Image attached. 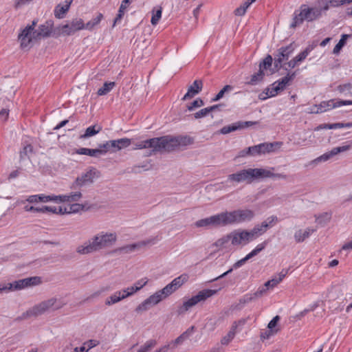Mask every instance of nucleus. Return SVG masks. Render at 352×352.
I'll return each instance as SVG.
<instances>
[{"label":"nucleus","mask_w":352,"mask_h":352,"mask_svg":"<svg viewBox=\"0 0 352 352\" xmlns=\"http://www.w3.org/2000/svg\"><path fill=\"white\" fill-rule=\"evenodd\" d=\"M117 240L116 232H100L83 244L78 245L76 252L88 254L111 246Z\"/></svg>","instance_id":"obj_1"},{"label":"nucleus","mask_w":352,"mask_h":352,"mask_svg":"<svg viewBox=\"0 0 352 352\" xmlns=\"http://www.w3.org/2000/svg\"><path fill=\"white\" fill-rule=\"evenodd\" d=\"M65 305L60 297H52L43 300L33 307L29 308L18 317V320H27L31 318H36L47 312L58 310Z\"/></svg>","instance_id":"obj_2"},{"label":"nucleus","mask_w":352,"mask_h":352,"mask_svg":"<svg viewBox=\"0 0 352 352\" xmlns=\"http://www.w3.org/2000/svg\"><path fill=\"white\" fill-rule=\"evenodd\" d=\"M267 172L262 168H248L241 170L235 173L229 175L228 181L235 184L245 182L251 184L255 180L261 179V177L267 176Z\"/></svg>","instance_id":"obj_3"},{"label":"nucleus","mask_w":352,"mask_h":352,"mask_svg":"<svg viewBox=\"0 0 352 352\" xmlns=\"http://www.w3.org/2000/svg\"><path fill=\"white\" fill-rule=\"evenodd\" d=\"M225 225L241 224L244 222L251 221L255 217V212L251 209L243 208L232 211L223 212Z\"/></svg>","instance_id":"obj_4"},{"label":"nucleus","mask_w":352,"mask_h":352,"mask_svg":"<svg viewBox=\"0 0 352 352\" xmlns=\"http://www.w3.org/2000/svg\"><path fill=\"white\" fill-rule=\"evenodd\" d=\"M162 151H170L176 148L186 146L194 143L193 138L189 135L170 136L166 135L161 137Z\"/></svg>","instance_id":"obj_5"},{"label":"nucleus","mask_w":352,"mask_h":352,"mask_svg":"<svg viewBox=\"0 0 352 352\" xmlns=\"http://www.w3.org/2000/svg\"><path fill=\"white\" fill-rule=\"evenodd\" d=\"M85 29V23L81 19H74L64 25H59L54 28L53 37L58 38L60 36H70L77 31Z\"/></svg>","instance_id":"obj_6"},{"label":"nucleus","mask_w":352,"mask_h":352,"mask_svg":"<svg viewBox=\"0 0 352 352\" xmlns=\"http://www.w3.org/2000/svg\"><path fill=\"white\" fill-rule=\"evenodd\" d=\"M169 296V294L166 292L164 287L162 289L157 290L138 305L135 308V312L142 313L146 311L151 307L157 305Z\"/></svg>","instance_id":"obj_7"},{"label":"nucleus","mask_w":352,"mask_h":352,"mask_svg":"<svg viewBox=\"0 0 352 352\" xmlns=\"http://www.w3.org/2000/svg\"><path fill=\"white\" fill-rule=\"evenodd\" d=\"M36 25V22L34 21H32L31 25H27L19 34L18 39L22 49H30L32 46V43L38 39L36 34V30H35Z\"/></svg>","instance_id":"obj_8"},{"label":"nucleus","mask_w":352,"mask_h":352,"mask_svg":"<svg viewBox=\"0 0 352 352\" xmlns=\"http://www.w3.org/2000/svg\"><path fill=\"white\" fill-rule=\"evenodd\" d=\"M267 245L266 242H263L261 243L258 244L256 248L252 250L249 254H248L244 258H241V260L236 261L232 266V268L226 271V272L223 273L220 276L213 278L212 280H210V282H213L217 280H219L220 278H222L231 273L232 270L234 269H238L243 266L248 260L253 258L254 256H256L259 252H261L263 250L265 249V246Z\"/></svg>","instance_id":"obj_9"},{"label":"nucleus","mask_w":352,"mask_h":352,"mask_svg":"<svg viewBox=\"0 0 352 352\" xmlns=\"http://www.w3.org/2000/svg\"><path fill=\"white\" fill-rule=\"evenodd\" d=\"M321 14L320 9L316 7L308 8L306 6H302L300 9V14L294 19V22L292 26H296L302 23L303 21H312L320 17Z\"/></svg>","instance_id":"obj_10"},{"label":"nucleus","mask_w":352,"mask_h":352,"mask_svg":"<svg viewBox=\"0 0 352 352\" xmlns=\"http://www.w3.org/2000/svg\"><path fill=\"white\" fill-rule=\"evenodd\" d=\"M197 228H213L226 226L223 213H218L209 217L198 220L195 223Z\"/></svg>","instance_id":"obj_11"},{"label":"nucleus","mask_w":352,"mask_h":352,"mask_svg":"<svg viewBox=\"0 0 352 352\" xmlns=\"http://www.w3.org/2000/svg\"><path fill=\"white\" fill-rule=\"evenodd\" d=\"M282 145L281 142H275L272 143L265 142L249 147V151H252V156L265 155L274 152Z\"/></svg>","instance_id":"obj_12"},{"label":"nucleus","mask_w":352,"mask_h":352,"mask_svg":"<svg viewBox=\"0 0 352 352\" xmlns=\"http://www.w3.org/2000/svg\"><path fill=\"white\" fill-rule=\"evenodd\" d=\"M350 148H351L350 145H347V144L342 145L341 146L335 147V148H332L330 151L327 152V153L322 154V155L316 157V159L311 160L309 163V165L312 166H316L322 162L328 161L331 157H333V156H335L340 153L345 152V151L349 150Z\"/></svg>","instance_id":"obj_13"},{"label":"nucleus","mask_w":352,"mask_h":352,"mask_svg":"<svg viewBox=\"0 0 352 352\" xmlns=\"http://www.w3.org/2000/svg\"><path fill=\"white\" fill-rule=\"evenodd\" d=\"M295 76V73L292 74H287L285 77L282 78L280 80L275 81L271 86L270 88L267 89V94L269 97H273L276 96L278 92L283 91L286 86L289 84V81H291L294 77Z\"/></svg>","instance_id":"obj_14"},{"label":"nucleus","mask_w":352,"mask_h":352,"mask_svg":"<svg viewBox=\"0 0 352 352\" xmlns=\"http://www.w3.org/2000/svg\"><path fill=\"white\" fill-rule=\"evenodd\" d=\"M150 148L153 152L162 151L161 137L142 140L135 144L134 149Z\"/></svg>","instance_id":"obj_15"},{"label":"nucleus","mask_w":352,"mask_h":352,"mask_svg":"<svg viewBox=\"0 0 352 352\" xmlns=\"http://www.w3.org/2000/svg\"><path fill=\"white\" fill-rule=\"evenodd\" d=\"M296 46L294 43H290L285 47H281L278 49L274 58V66L277 68L282 66V63L285 60H287L290 55L294 52Z\"/></svg>","instance_id":"obj_16"},{"label":"nucleus","mask_w":352,"mask_h":352,"mask_svg":"<svg viewBox=\"0 0 352 352\" xmlns=\"http://www.w3.org/2000/svg\"><path fill=\"white\" fill-rule=\"evenodd\" d=\"M14 291L21 290L28 287L38 285L41 283V278L33 276L20 279L12 283Z\"/></svg>","instance_id":"obj_17"},{"label":"nucleus","mask_w":352,"mask_h":352,"mask_svg":"<svg viewBox=\"0 0 352 352\" xmlns=\"http://www.w3.org/2000/svg\"><path fill=\"white\" fill-rule=\"evenodd\" d=\"M289 270L283 269L278 274H274L272 278L267 281L264 287L261 292H265L269 289H273L276 287L280 283L283 281L285 277L287 275Z\"/></svg>","instance_id":"obj_18"},{"label":"nucleus","mask_w":352,"mask_h":352,"mask_svg":"<svg viewBox=\"0 0 352 352\" xmlns=\"http://www.w3.org/2000/svg\"><path fill=\"white\" fill-rule=\"evenodd\" d=\"M188 279V276L186 274H183L178 277L174 278L170 283L164 287V289L170 296L179 287H181Z\"/></svg>","instance_id":"obj_19"},{"label":"nucleus","mask_w":352,"mask_h":352,"mask_svg":"<svg viewBox=\"0 0 352 352\" xmlns=\"http://www.w3.org/2000/svg\"><path fill=\"white\" fill-rule=\"evenodd\" d=\"M256 123H257L256 122H252V121L236 122L230 125L224 126L223 127H222L221 129L220 133L221 134H228V133H230L231 132H233V131H235L237 130H241L242 129L253 126V125L256 124Z\"/></svg>","instance_id":"obj_20"},{"label":"nucleus","mask_w":352,"mask_h":352,"mask_svg":"<svg viewBox=\"0 0 352 352\" xmlns=\"http://www.w3.org/2000/svg\"><path fill=\"white\" fill-rule=\"evenodd\" d=\"M98 177V171L95 168H91L85 174L78 177L74 184L76 186H82L87 184L92 183L94 179Z\"/></svg>","instance_id":"obj_21"},{"label":"nucleus","mask_w":352,"mask_h":352,"mask_svg":"<svg viewBox=\"0 0 352 352\" xmlns=\"http://www.w3.org/2000/svg\"><path fill=\"white\" fill-rule=\"evenodd\" d=\"M232 246L230 233L219 239L212 244V247L216 248L217 250L229 251L232 250Z\"/></svg>","instance_id":"obj_22"},{"label":"nucleus","mask_w":352,"mask_h":352,"mask_svg":"<svg viewBox=\"0 0 352 352\" xmlns=\"http://www.w3.org/2000/svg\"><path fill=\"white\" fill-rule=\"evenodd\" d=\"M54 22L52 20L47 21L44 24L38 26L36 30V34L38 38L41 37H48L50 36H53V32L54 28Z\"/></svg>","instance_id":"obj_23"},{"label":"nucleus","mask_w":352,"mask_h":352,"mask_svg":"<svg viewBox=\"0 0 352 352\" xmlns=\"http://www.w3.org/2000/svg\"><path fill=\"white\" fill-rule=\"evenodd\" d=\"M159 240H160V239H158L157 237H153L152 239H148L146 241H142L138 242L137 243H133V244L126 245V246L122 248L121 250L126 253L131 252H133V250H135V249L140 248L142 246H145L147 245L155 244Z\"/></svg>","instance_id":"obj_24"},{"label":"nucleus","mask_w":352,"mask_h":352,"mask_svg":"<svg viewBox=\"0 0 352 352\" xmlns=\"http://www.w3.org/2000/svg\"><path fill=\"white\" fill-rule=\"evenodd\" d=\"M233 246L245 245L248 244L243 230L237 229L230 232Z\"/></svg>","instance_id":"obj_25"},{"label":"nucleus","mask_w":352,"mask_h":352,"mask_svg":"<svg viewBox=\"0 0 352 352\" xmlns=\"http://www.w3.org/2000/svg\"><path fill=\"white\" fill-rule=\"evenodd\" d=\"M203 87L201 80H196L193 82L192 85L188 89L187 93L184 96L182 100H186L194 97L196 94H199Z\"/></svg>","instance_id":"obj_26"},{"label":"nucleus","mask_w":352,"mask_h":352,"mask_svg":"<svg viewBox=\"0 0 352 352\" xmlns=\"http://www.w3.org/2000/svg\"><path fill=\"white\" fill-rule=\"evenodd\" d=\"M316 231V228H307L305 230L299 229L295 232L294 237L296 242L301 243L309 238Z\"/></svg>","instance_id":"obj_27"},{"label":"nucleus","mask_w":352,"mask_h":352,"mask_svg":"<svg viewBox=\"0 0 352 352\" xmlns=\"http://www.w3.org/2000/svg\"><path fill=\"white\" fill-rule=\"evenodd\" d=\"M131 140L126 138L111 140L112 146V152L120 151L122 148L128 147L131 144Z\"/></svg>","instance_id":"obj_28"},{"label":"nucleus","mask_w":352,"mask_h":352,"mask_svg":"<svg viewBox=\"0 0 352 352\" xmlns=\"http://www.w3.org/2000/svg\"><path fill=\"white\" fill-rule=\"evenodd\" d=\"M73 0H66L65 5L58 4L54 9V16L57 19H63L66 12L69 10Z\"/></svg>","instance_id":"obj_29"},{"label":"nucleus","mask_w":352,"mask_h":352,"mask_svg":"<svg viewBox=\"0 0 352 352\" xmlns=\"http://www.w3.org/2000/svg\"><path fill=\"white\" fill-rule=\"evenodd\" d=\"M81 197L82 194L79 191L71 192L69 195H58V203L78 201Z\"/></svg>","instance_id":"obj_30"},{"label":"nucleus","mask_w":352,"mask_h":352,"mask_svg":"<svg viewBox=\"0 0 352 352\" xmlns=\"http://www.w3.org/2000/svg\"><path fill=\"white\" fill-rule=\"evenodd\" d=\"M195 327L194 326H191L188 329H187L184 333H182L179 337H177L174 341H173V344L175 346L182 344L184 342L188 340L194 333Z\"/></svg>","instance_id":"obj_31"},{"label":"nucleus","mask_w":352,"mask_h":352,"mask_svg":"<svg viewBox=\"0 0 352 352\" xmlns=\"http://www.w3.org/2000/svg\"><path fill=\"white\" fill-rule=\"evenodd\" d=\"M318 105L321 113H324L331 109L339 107V104L337 103V99H331L327 101H322Z\"/></svg>","instance_id":"obj_32"},{"label":"nucleus","mask_w":352,"mask_h":352,"mask_svg":"<svg viewBox=\"0 0 352 352\" xmlns=\"http://www.w3.org/2000/svg\"><path fill=\"white\" fill-rule=\"evenodd\" d=\"M239 333L236 329V326H231L228 333L224 336L221 340V344L222 345H228L234 338L235 335Z\"/></svg>","instance_id":"obj_33"},{"label":"nucleus","mask_w":352,"mask_h":352,"mask_svg":"<svg viewBox=\"0 0 352 352\" xmlns=\"http://www.w3.org/2000/svg\"><path fill=\"white\" fill-rule=\"evenodd\" d=\"M100 153L97 148H80L75 151V153L78 155H85L91 157H99Z\"/></svg>","instance_id":"obj_34"},{"label":"nucleus","mask_w":352,"mask_h":352,"mask_svg":"<svg viewBox=\"0 0 352 352\" xmlns=\"http://www.w3.org/2000/svg\"><path fill=\"white\" fill-rule=\"evenodd\" d=\"M316 44L309 45L302 52L295 56L298 63L300 65L309 56L311 52L315 48Z\"/></svg>","instance_id":"obj_35"},{"label":"nucleus","mask_w":352,"mask_h":352,"mask_svg":"<svg viewBox=\"0 0 352 352\" xmlns=\"http://www.w3.org/2000/svg\"><path fill=\"white\" fill-rule=\"evenodd\" d=\"M217 291L218 290L216 289H204L200 291L197 295H195V297L197 299L198 302H199L212 296L217 292Z\"/></svg>","instance_id":"obj_36"},{"label":"nucleus","mask_w":352,"mask_h":352,"mask_svg":"<svg viewBox=\"0 0 352 352\" xmlns=\"http://www.w3.org/2000/svg\"><path fill=\"white\" fill-rule=\"evenodd\" d=\"M335 1L336 0H318L316 7L320 9V14H322V12L328 10L330 6L334 7Z\"/></svg>","instance_id":"obj_37"},{"label":"nucleus","mask_w":352,"mask_h":352,"mask_svg":"<svg viewBox=\"0 0 352 352\" xmlns=\"http://www.w3.org/2000/svg\"><path fill=\"white\" fill-rule=\"evenodd\" d=\"M278 221V218L276 216L272 215L267 217L265 221H263L260 225V227H262L263 229L266 232L268 229L273 227Z\"/></svg>","instance_id":"obj_38"},{"label":"nucleus","mask_w":352,"mask_h":352,"mask_svg":"<svg viewBox=\"0 0 352 352\" xmlns=\"http://www.w3.org/2000/svg\"><path fill=\"white\" fill-rule=\"evenodd\" d=\"M100 130L101 127L99 126H90L86 129L85 133L80 135V138L86 139L91 136H94L98 133L100 131Z\"/></svg>","instance_id":"obj_39"},{"label":"nucleus","mask_w":352,"mask_h":352,"mask_svg":"<svg viewBox=\"0 0 352 352\" xmlns=\"http://www.w3.org/2000/svg\"><path fill=\"white\" fill-rule=\"evenodd\" d=\"M122 300L120 297V292L116 291L105 299L104 303L107 306H111L113 305L118 303Z\"/></svg>","instance_id":"obj_40"},{"label":"nucleus","mask_w":352,"mask_h":352,"mask_svg":"<svg viewBox=\"0 0 352 352\" xmlns=\"http://www.w3.org/2000/svg\"><path fill=\"white\" fill-rule=\"evenodd\" d=\"M162 7H155L152 10V16L151 23L153 25H156L162 18Z\"/></svg>","instance_id":"obj_41"},{"label":"nucleus","mask_w":352,"mask_h":352,"mask_svg":"<svg viewBox=\"0 0 352 352\" xmlns=\"http://www.w3.org/2000/svg\"><path fill=\"white\" fill-rule=\"evenodd\" d=\"M263 170L267 172V176H263L261 177V179H265V178H278V179H286L287 178V176L283 173H274V168H262Z\"/></svg>","instance_id":"obj_42"},{"label":"nucleus","mask_w":352,"mask_h":352,"mask_svg":"<svg viewBox=\"0 0 352 352\" xmlns=\"http://www.w3.org/2000/svg\"><path fill=\"white\" fill-rule=\"evenodd\" d=\"M217 105H213L199 110L194 114L195 119L206 117L210 113L217 108Z\"/></svg>","instance_id":"obj_43"},{"label":"nucleus","mask_w":352,"mask_h":352,"mask_svg":"<svg viewBox=\"0 0 352 352\" xmlns=\"http://www.w3.org/2000/svg\"><path fill=\"white\" fill-rule=\"evenodd\" d=\"M114 87V82H106L104 83L103 86L98 90L97 94L99 96H104L110 92Z\"/></svg>","instance_id":"obj_44"},{"label":"nucleus","mask_w":352,"mask_h":352,"mask_svg":"<svg viewBox=\"0 0 352 352\" xmlns=\"http://www.w3.org/2000/svg\"><path fill=\"white\" fill-rule=\"evenodd\" d=\"M83 209V206L79 204H74L63 208L64 214L76 213Z\"/></svg>","instance_id":"obj_45"},{"label":"nucleus","mask_w":352,"mask_h":352,"mask_svg":"<svg viewBox=\"0 0 352 352\" xmlns=\"http://www.w3.org/2000/svg\"><path fill=\"white\" fill-rule=\"evenodd\" d=\"M102 18L103 15L100 13L98 14L96 17L85 24V29L89 30H92L95 26L100 23Z\"/></svg>","instance_id":"obj_46"},{"label":"nucleus","mask_w":352,"mask_h":352,"mask_svg":"<svg viewBox=\"0 0 352 352\" xmlns=\"http://www.w3.org/2000/svg\"><path fill=\"white\" fill-rule=\"evenodd\" d=\"M129 3V0H123L122 1V3L120 6L119 10H118V14L114 20L113 25H115L118 22H119L121 20V19L122 18V16L124 14V12L126 10L127 5Z\"/></svg>","instance_id":"obj_47"},{"label":"nucleus","mask_w":352,"mask_h":352,"mask_svg":"<svg viewBox=\"0 0 352 352\" xmlns=\"http://www.w3.org/2000/svg\"><path fill=\"white\" fill-rule=\"evenodd\" d=\"M331 219V212H324V213L320 214L318 217H317L316 220L318 224H320L321 226H324L330 221Z\"/></svg>","instance_id":"obj_48"},{"label":"nucleus","mask_w":352,"mask_h":352,"mask_svg":"<svg viewBox=\"0 0 352 352\" xmlns=\"http://www.w3.org/2000/svg\"><path fill=\"white\" fill-rule=\"evenodd\" d=\"M198 303L197 299L196 298L195 296L191 297L190 298L185 300L183 302V305L181 307L182 311H188L189 309H190L192 307L195 306Z\"/></svg>","instance_id":"obj_49"},{"label":"nucleus","mask_w":352,"mask_h":352,"mask_svg":"<svg viewBox=\"0 0 352 352\" xmlns=\"http://www.w3.org/2000/svg\"><path fill=\"white\" fill-rule=\"evenodd\" d=\"M264 76L263 71L258 70V72L251 76L250 81L247 82L248 84L255 85L261 82Z\"/></svg>","instance_id":"obj_50"},{"label":"nucleus","mask_w":352,"mask_h":352,"mask_svg":"<svg viewBox=\"0 0 352 352\" xmlns=\"http://www.w3.org/2000/svg\"><path fill=\"white\" fill-rule=\"evenodd\" d=\"M337 90L345 96L352 95V85L351 83L340 85L337 87Z\"/></svg>","instance_id":"obj_51"},{"label":"nucleus","mask_w":352,"mask_h":352,"mask_svg":"<svg viewBox=\"0 0 352 352\" xmlns=\"http://www.w3.org/2000/svg\"><path fill=\"white\" fill-rule=\"evenodd\" d=\"M349 37V34H342L339 42L333 48V54H338L343 46L345 45L347 38Z\"/></svg>","instance_id":"obj_52"},{"label":"nucleus","mask_w":352,"mask_h":352,"mask_svg":"<svg viewBox=\"0 0 352 352\" xmlns=\"http://www.w3.org/2000/svg\"><path fill=\"white\" fill-rule=\"evenodd\" d=\"M100 153V156L105 155L108 151L112 152V146L111 145V140L107 141L104 144H100L98 148Z\"/></svg>","instance_id":"obj_53"},{"label":"nucleus","mask_w":352,"mask_h":352,"mask_svg":"<svg viewBox=\"0 0 352 352\" xmlns=\"http://www.w3.org/2000/svg\"><path fill=\"white\" fill-rule=\"evenodd\" d=\"M38 202L54 201L58 203V195H45L43 194L38 195Z\"/></svg>","instance_id":"obj_54"},{"label":"nucleus","mask_w":352,"mask_h":352,"mask_svg":"<svg viewBox=\"0 0 352 352\" xmlns=\"http://www.w3.org/2000/svg\"><path fill=\"white\" fill-rule=\"evenodd\" d=\"M272 64V57L270 55H268L265 57L263 62L260 63L259 70L263 71L264 69H267L271 67Z\"/></svg>","instance_id":"obj_55"},{"label":"nucleus","mask_w":352,"mask_h":352,"mask_svg":"<svg viewBox=\"0 0 352 352\" xmlns=\"http://www.w3.org/2000/svg\"><path fill=\"white\" fill-rule=\"evenodd\" d=\"M243 232L248 243L258 238L256 232H255L253 228L250 230H243Z\"/></svg>","instance_id":"obj_56"},{"label":"nucleus","mask_w":352,"mask_h":352,"mask_svg":"<svg viewBox=\"0 0 352 352\" xmlns=\"http://www.w3.org/2000/svg\"><path fill=\"white\" fill-rule=\"evenodd\" d=\"M156 344L155 340H148L143 346L140 347L138 352H148Z\"/></svg>","instance_id":"obj_57"},{"label":"nucleus","mask_w":352,"mask_h":352,"mask_svg":"<svg viewBox=\"0 0 352 352\" xmlns=\"http://www.w3.org/2000/svg\"><path fill=\"white\" fill-rule=\"evenodd\" d=\"M148 279L146 277L142 278L135 281L133 285L135 286L138 292L140 291L144 286L147 285Z\"/></svg>","instance_id":"obj_58"},{"label":"nucleus","mask_w":352,"mask_h":352,"mask_svg":"<svg viewBox=\"0 0 352 352\" xmlns=\"http://www.w3.org/2000/svg\"><path fill=\"white\" fill-rule=\"evenodd\" d=\"M232 90V87L230 85H226L212 99V101H217L222 98L226 92L230 91Z\"/></svg>","instance_id":"obj_59"},{"label":"nucleus","mask_w":352,"mask_h":352,"mask_svg":"<svg viewBox=\"0 0 352 352\" xmlns=\"http://www.w3.org/2000/svg\"><path fill=\"white\" fill-rule=\"evenodd\" d=\"M99 344L100 342L95 339L88 340L83 343L84 346H85L88 351L99 345Z\"/></svg>","instance_id":"obj_60"},{"label":"nucleus","mask_w":352,"mask_h":352,"mask_svg":"<svg viewBox=\"0 0 352 352\" xmlns=\"http://www.w3.org/2000/svg\"><path fill=\"white\" fill-rule=\"evenodd\" d=\"M319 129H341L343 128V123H333V124H324L322 125H320Z\"/></svg>","instance_id":"obj_61"},{"label":"nucleus","mask_w":352,"mask_h":352,"mask_svg":"<svg viewBox=\"0 0 352 352\" xmlns=\"http://www.w3.org/2000/svg\"><path fill=\"white\" fill-rule=\"evenodd\" d=\"M204 101L200 98H197L195 100H194L192 103H190L189 105H188L187 108L188 111H191L195 108L201 107L204 106Z\"/></svg>","instance_id":"obj_62"},{"label":"nucleus","mask_w":352,"mask_h":352,"mask_svg":"<svg viewBox=\"0 0 352 352\" xmlns=\"http://www.w3.org/2000/svg\"><path fill=\"white\" fill-rule=\"evenodd\" d=\"M33 151V148L30 144H27L23 146V149L20 151V157L21 159L29 155Z\"/></svg>","instance_id":"obj_63"},{"label":"nucleus","mask_w":352,"mask_h":352,"mask_svg":"<svg viewBox=\"0 0 352 352\" xmlns=\"http://www.w3.org/2000/svg\"><path fill=\"white\" fill-rule=\"evenodd\" d=\"M10 292H14L12 283H0V293H8Z\"/></svg>","instance_id":"obj_64"}]
</instances>
